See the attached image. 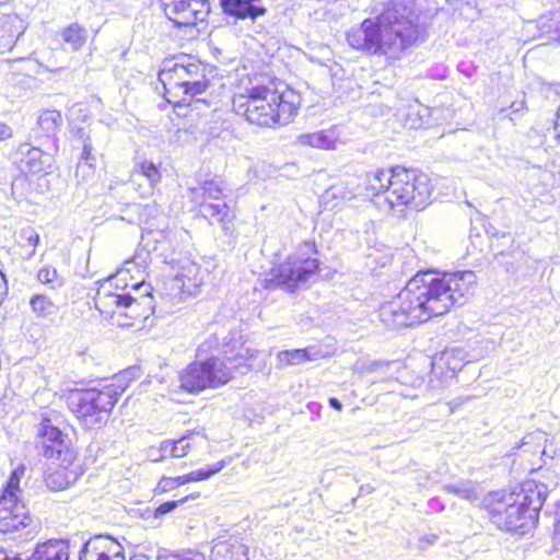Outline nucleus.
<instances>
[{"mask_svg": "<svg viewBox=\"0 0 560 560\" xmlns=\"http://www.w3.org/2000/svg\"><path fill=\"white\" fill-rule=\"evenodd\" d=\"M476 283L477 277L471 270L442 276L420 272L380 307V319L389 328L424 323L447 313L454 305H463L474 294Z\"/></svg>", "mask_w": 560, "mask_h": 560, "instance_id": "nucleus-1", "label": "nucleus"}, {"mask_svg": "<svg viewBox=\"0 0 560 560\" xmlns=\"http://www.w3.org/2000/svg\"><path fill=\"white\" fill-rule=\"evenodd\" d=\"M128 259L116 275L101 282L95 307L120 327H132L154 312L152 287L144 281V259Z\"/></svg>", "mask_w": 560, "mask_h": 560, "instance_id": "nucleus-2", "label": "nucleus"}, {"mask_svg": "<svg viewBox=\"0 0 560 560\" xmlns=\"http://www.w3.org/2000/svg\"><path fill=\"white\" fill-rule=\"evenodd\" d=\"M419 15L409 5L394 2L378 15L364 19L347 32L355 50L387 59H399L419 36Z\"/></svg>", "mask_w": 560, "mask_h": 560, "instance_id": "nucleus-3", "label": "nucleus"}, {"mask_svg": "<svg viewBox=\"0 0 560 560\" xmlns=\"http://www.w3.org/2000/svg\"><path fill=\"white\" fill-rule=\"evenodd\" d=\"M217 335L206 339L197 350L196 361L178 374V387L187 393H199L208 387L217 388L231 381L234 373L245 374L252 366L257 351L238 341L219 349Z\"/></svg>", "mask_w": 560, "mask_h": 560, "instance_id": "nucleus-4", "label": "nucleus"}, {"mask_svg": "<svg viewBox=\"0 0 560 560\" xmlns=\"http://www.w3.org/2000/svg\"><path fill=\"white\" fill-rule=\"evenodd\" d=\"M433 191L430 177L415 170L401 167L377 170L366 174L364 196L385 212L409 207L422 210L429 205Z\"/></svg>", "mask_w": 560, "mask_h": 560, "instance_id": "nucleus-5", "label": "nucleus"}, {"mask_svg": "<svg viewBox=\"0 0 560 560\" xmlns=\"http://www.w3.org/2000/svg\"><path fill=\"white\" fill-rule=\"evenodd\" d=\"M300 96L292 90L279 91L269 85H253L237 92L232 98V108L249 124L259 127L285 125L296 115Z\"/></svg>", "mask_w": 560, "mask_h": 560, "instance_id": "nucleus-6", "label": "nucleus"}, {"mask_svg": "<svg viewBox=\"0 0 560 560\" xmlns=\"http://www.w3.org/2000/svg\"><path fill=\"white\" fill-rule=\"evenodd\" d=\"M124 388L109 384L102 388H73L67 393V404L86 430L102 428L121 396Z\"/></svg>", "mask_w": 560, "mask_h": 560, "instance_id": "nucleus-7", "label": "nucleus"}, {"mask_svg": "<svg viewBox=\"0 0 560 560\" xmlns=\"http://www.w3.org/2000/svg\"><path fill=\"white\" fill-rule=\"evenodd\" d=\"M206 67L198 60L182 57L177 60H165L159 72V81L165 94L174 102H186L187 96H195L206 91L208 80Z\"/></svg>", "mask_w": 560, "mask_h": 560, "instance_id": "nucleus-8", "label": "nucleus"}, {"mask_svg": "<svg viewBox=\"0 0 560 560\" xmlns=\"http://www.w3.org/2000/svg\"><path fill=\"white\" fill-rule=\"evenodd\" d=\"M315 253L314 244H302L283 262L271 269L269 281L288 291L306 287L318 270V260L313 257Z\"/></svg>", "mask_w": 560, "mask_h": 560, "instance_id": "nucleus-9", "label": "nucleus"}, {"mask_svg": "<svg viewBox=\"0 0 560 560\" xmlns=\"http://www.w3.org/2000/svg\"><path fill=\"white\" fill-rule=\"evenodd\" d=\"M66 438L59 428L44 418L37 427L35 447L45 458L58 462L60 466H67L72 463L73 454Z\"/></svg>", "mask_w": 560, "mask_h": 560, "instance_id": "nucleus-10", "label": "nucleus"}, {"mask_svg": "<svg viewBox=\"0 0 560 560\" xmlns=\"http://www.w3.org/2000/svg\"><path fill=\"white\" fill-rule=\"evenodd\" d=\"M491 522L501 530L523 533L535 524L534 517L514 499L511 493L503 502H498L490 510Z\"/></svg>", "mask_w": 560, "mask_h": 560, "instance_id": "nucleus-11", "label": "nucleus"}, {"mask_svg": "<svg viewBox=\"0 0 560 560\" xmlns=\"http://www.w3.org/2000/svg\"><path fill=\"white\" fill-rule=\"evenodd\" d=\"M170 22L177 27H191L203 21L209 13L207 0H173L163 5Z\"/></svg>", "mask_w": 560, "mask_h": 560, "instance_id": "nucleus-12", "label": "nucleus"}, {"mask_svg": "<svg viewBox=\"0 0 560 560\" xmlns=\"http://www.w3.org/2000/svg\"><path fill=\"white\" fill-rule=\"evenodd\" d=\"M32 522L30 512L22 499L10 494L0 497V532L12 533L27 527Z\"/></svg>", "mask_w": 560, "mask_h": 560, "instance_id": "nucleus-13", "label": "nucleus"}, {"mask_svg": "<svg viewBox=\"0 0 560 560\" xmlns=\"http://www.w3.org/2000/svg\"><path fill=\"white\" fill-rule=\"evenodd\" d=\"M79 560H126L120 542L109 536L90 538L81 548Z\"/></svg>", "mask_w": 560, "mask_h": 560, "instance_id": "nucleus-14", "label": "nucleus"}, {"mask_svg": "<svg viewBox=\"0 0 560 560\" xmlns=\"http://www.w3.org/2000/svg\"><path fill=\"white\" fill-rule=\"evenodd\" d=\"M174 269V284L179 292L189 295L196 294L197 289L203 283L201 268L189 258L172 261Z\"/></svg>", "mask_w": 560, "mask_h": 560, "instance_id": "nucleus-15", "label": "nucleus"}, {"mask_svg": "<svg viewBox=\"0 0 560 560\" xmlns=\"http://www.w3.org/2000/svg\"><path fill=\"white\" fill-rule=\"evenodd\" d=\"M296 142L300 145L319 150H335L341 143L340 129L335 126L315 132L303 133L298 137Z\"/></svg>", "mask_w": 560, "mask_h": 560, "instance_id": "nucleus-16", "label": "nucleus"}, {"mask_svg": "<svg viewBox=\"0 0 560 560\" xmlns=\"http://www.w3.org/2000/svg\"><path fill=\"white\" fill-rule=\"evenodd\" d=\"M248 548L237 537L218 539L211 548V560H248Z\"/></svg>", "mask_w": 560, "mask_h": 560, "instance_id": "nucleus-17", "label": "nucleus"}, {"mask_svg": "<svg viewBox=\"0 0 560 560\" xmlns=\"http://www.w3.org/2000/svg\"><path fill=\"white\" fill-rule=\"evenodd\" d=\"M18 153L22 155L20 167L23 172L39 174L45 172L46 167L50 165V155L38 148L21 144Z\"/></svg>", "mask_w": 560, "mask_h": 560, "instance_id": "nucleus-18", "label": "nucleus"}, {"mask_svg": "<svg viewBox=\"0 0 560 560\" xmlns=\"http://www.w3.org/2000/svg\"><path fill=\"white\" fill-rule=\"evenodd\" d=\"M27 560H69V544L63 539H49L38 544Z\"/></svg>", "mask_w": 560, "mask_h": 560, "instance_id": "nucleus-19", "label": "nucleus"}, {"mask_svg": "<svg viewBox=\"0 0 560 560\" xmlns=\"http://www.w3.org/2000/svg\"><path fill=\"white\" fill-rule=\"evenodd\" d=\"M517 497L522 498L517 502L537 521L538 513L546 500V492L534 482H526L522 488V493Z\"/></svg>", "mask_w": 560, "mask_h": 560, "instance_id": "nucleus-20", "label": "nucleus"}, {"mask_svg": "<svg viewBox=\"0 0 560 560\" xmlns=\"http://www.w3.org/2000/svg\"><path fill=\"white\" fill-rule=\"evenodd\" d=\"M195 434L203 436V430L188 431L177 440L163 441L160 445V451L162 452L161 459L166 456H171L173 458H182L186 456L191 448L190 440Z\"/></svg>", "mask_w": 560, "mask_h": 560, "instance_id": "nucleus-21", "label": "nucleus"}, {"mask_svg": "<svg viewBox=\"0 0 560 560\" xmlns=\"http://www.w3.org/2000/svg\"><path fill=\"white\" fill-rule=\"evenodd\" d=\"M200 208L201 215L207 219L211 224L218 223L224 226L230 222V208L226 202L200 200L197 202Z\"/></svg>", "mask_w": 560, "mask_h": 560, "instance_id": "nucleus-22", "label": "nucleus"}, {"mask_svg": "<svg viewBox=\"0 0 560 560\" xmlns=\"http://www.w3.org/2000/svg\"><path fill=\"white\" fill-rule=\"evenodd\" d=\"M133 176L136 179L142 177L148 183V187L140 192L142 197L152 195L155 186L160 183L162 177L159 167L153 162L148 160H142L137 163Z\"/></svg>", "mask_w": 560, "mask_h": 560, "instance_id": "nucleus-23", "label": "nucleus"}, {"mask_svg": "<svg viewBox=\"0 0 560 560\" xmlns=\"http://www.w3.org/2000/svg\"><path fill=\"white\" fill-rule=\"evenodd\" d=\"M278 361L283 365H300L308 361H315L322 357L316 347L304 349L284 350L278 353Z\"/></svg>", "mask_w": 560, "mask_h": 560, "instance_id": "nucleus-24", "label": "nucleus"}, {"mask_svg": "<svg viewBox=\"0 0 560 560\" xmlns=\"http://www.w3.org/2000/svg\"><path fill=\"white\" fill-rule=\"evenodd\" d=\"M222 197V180L218 178L206 180L200 187L190 189V198L194 202H200V200L220 201Z\"/></svg>", "mask_w": 560, "mask_h": 560, "instance_id": "nucleus-25", "label": "nucleus"}, {"mask_svg": "<svg viewBox=\"0 0 560 560\" xmlns=\"http://www.w3.org/2000/svg\"><path fill=\"white\" fill-rule=\"evenodd\" d=\"M62 40L77 51L83 47L88 39V31L78 23H71L61 31Z\"/></svg>", "mask_w": 560, "mask_h": 560, "instance_id": "nucleus-26", "label": "nucleus"}, {"mask_svg": "<svg viewBox=\"0 0 560 560\" xmlns=\"http://www.w3.org/2000/svg\"><path fill=\"white\" fill-rule=\"evenodd\" d=\"M30 306L38 319H44L57 313L58 307L52 300L45 294H34L30 299Z\"/></svg>", "mask_w": 560, "mask_h": 560, "instance_id": "nucleus-27", "label": "nucleus"}, {"mask_svg": "<svg viewBox=\"0 0 560 560\" xmlns=\"http://www.w3.org/2000/svg\"><path fill=\"white\" fill-rule=\"evenodd\" d=\"M65 467L61 466L46 475L45 482L50 490H63L72 482L71 476L66 471Z\"/></svg>", "mask_w": 560, "mask_h": 560, "instance_id": "nucleus-28", "label": "nucleus"}, {"mask_svg": "<svg viewBox=\"0 0 560 560\" xmlns=\"http://www.w3.org/2000/svg\"><path fill=\"white\" fill-rule=\"evenodd\" d=\"M439 361L444 363L453 373L459 371L465 364V353L459 348L445 350Z\"/></svg>", "mask_w": 560, "mask_h": 560, "instance_id": "nucleus-29", "label": "nucleus"}, {"mask_svg": "<svg viewBox=\"0 0 560 560\" xmlns=\"http://www.w3.org/2000/svg\"><path fill=\"white\" fill-rule=\"evenodd\" d=\"M24 474H25L24 466H19L18 468H15L9 477L7 485L2 491V494H10L14 499H21L22 491L20 489V481H21L22 477L24 476Z\"/></svg>", "mask_w": 560, "mask_h": 560, "instance_id": "nucleus-30", "label": "nucleus"}, {"mask_svg": "<svg viewBox=\"0 0 560 560\" xmlns=\"http://www.w3.org/2000/svg\"><path fill=\"white\" fill-rule=\"evenodd\" d=\"M326 197L350 201L357 197V189L354 186L340 183L331 186L326 191Z\"/></svg>", "mask_w": 560, "mask_h": 560, "instance_id": "nucleus-31", "label": "nucleus"}, {"mask_svg": "<svg viewBox=\"0 0 560 560\" xmlns=\"http://www.w3.org/2000/svg\"><path fill=\"white\" fill-rule=\"evenodd\" d=\"M37 122L46 133H52L61 122V115L57 110H45L38 117Z\"/></svg>", "mask_w": 560, "mask_h": 560, "instance_id": "nucleus-32", "label": "nucleus"}, {"mask_svg": "<svg viewBox=\"0 0 560 560\" xmlns=\"http://www.w3.org/2000/svg\"><path fill=\"white\" fill-rule=\"evenodd\" d=\"M37 279L45 284H51L52 288L61 287L63 284L62 278L59 276L56 268L51 266H44L37 272Z\"/></svg>", "mask_w": 560, "mask_h": 560, "instance_id": "nucleus-33", "label": "nucleus"}, {"mask_svg": "<svg viewBox=\"0 0 560 560\" xmlns=\"http://www.w3.org/2000/svg\"><path fill=\"white\" fill-rule=\"evenodd\" d=\"M445 491L458 495L462 499L471 500L475 498V489L470 481L446 485Z\"/></svg>", "mask_w": 560, "mask_h": 560, "instance_id": "nucleus-34", "label": "nucleus"}, {"mask_svg": "<svg viewBox=\"0 0 560 560\" xmlns=\"http://www.w3.org/2000/svg\"><path fill=\"white\" fill-rule=\"evenodd\" d=\"M226 465L225 460H219L214 464L199 468L190 472V479L192 481H200L210 478L217 472L221 471Z\"/></svg>", "mask_w": 560, "mask_h": 560, "instance_id": "nucleus-35", "label": "nucleus"}, {"mask_svg": "<svg viewBox=\"0 0 560 560\" xmlns=\"http://www.w3.org/2000/svg\"><path fill=\"white\" fill-rule=\"evenodd\" d=\"M92 144L88 142V140L84 141L83 151H82V158L81 162L78 165L77 172L84 171L85 167L89 170H92L93 162L95 161V158L92 154Z\"/></svg>", "mask_w": 560, "mask_h": 560, "instance_id": "nucleus-36", "label": "nucleus"}, {"mask_svg": "<svg viewBox=\"0 0 560 560\" xmlns=\"http://www.w3.org/2000/svg\"><path fill=\"white\" fill-rule=\"evenodd\" d=\"M21 237L24 238L27 245H30L33 248L32 252L28 254V256L32 257L35 253V247L39 243V235L32 229H26L21 232Z\"/></svg>", "mask_w": 560, "mask_h": 560, "instance_id": "nucleus-37", "label": "nucleus"}, {"mask_svg": "<svg viewBox=\"0 0 560 560\" xmlns=\"http://www.w3.org/2000/svg\"><path fill=\"white\" fill-rule=\"evenodd\" d=\"M187 499H188V497H186L182 500L167 501V502L160 504L155 509V515L160 516V515H164V514H167V513L174 511L179 504L186 502Z\"/></svg>", "mask_w": 560, "mask_h": 560, "instance_id": "nucleus-38", "label": "nucleus"}, {"mask_svg": "<svg viewBox=\"0 0 560 560\" xmlns=\"http://www.w3.org/2000/svg\"><path fill=\"white\" fill-rule=\"evenodd\" d=\"M177 488L174 477H162L158 483L156 490L160 492H168Z\"/></svg>", "mask_w": 560, "mask_h": 560, "instance_id": "nucleus-39", "label": "nucleus"}, {"mask_svg": "<svg viewBox=\"0 0 560 560\" xmlns=\"http://www.w3.org/2000/svg\"><path fill=\"white\" fill-rule=\"evenodd\" d=\"M168 560H202V558L198 553L188 551L182 555H173L168 558Z\"/></svg>", "mask_w": 560, "mask_h": 560, "instance_id": "nucleus-40", "label": "nucleus"}, {"mask_svg": "<svg viewBox=\"0 0 560 560\" xmlns=\"http://www.w3.org/2000/svg\"><path fill=\"white\" fill-rule=\"evenodd\" d=\"M12 137V129L4 122H0V141Z\"/></svg>", "mask_w": 560, "mask_h": 560, "instance_id": "nucleus-41", "label": "nucleus"}, {"mask_svg": "<svg viewBox=\"0 0 560 560\" xmlns=\"http://www.w3.org/2000/svg\"><path fill=\"white\" fill-rule=\"evenodd\" d=\"M174 478H175L177 488L185 483L192 482V480L190 479V472L187 475H183V476H178V477H174Z\"/></svg>", "mask_w": 560, "mask_h": 560, "instance_id": "nucleus-42", "label": "nucleus"}, {"mask_svg": "<svg viewBox=\"0 0 560 560\" xmlns=\"http://www.w3.org/2000/svg\"><path fill=\"white\" fill-rule=\"evenodd\" d=\"M329 406L339 411L342 409V404L335 397L329 399Z\"/></svg>", "mask_w": 560, "mask_h": 560, "instance_id": "nucleus-43", "label": "nucleus"}, {"mask_svg": "<svg viewBox=\"0 0 560 560\" xmlns=\"http://www.w3.org/2000/svg\"><path fill=\"white\" fill-rule=\"evenodd\" d=\"M555 130L557 132V138L560 139V106H559V109L557 112V119H556V122H555Z\"/></svg>", "mask_w": 560, "mask_h": 560, "instance_id": "nucleus-44", "label": "nucleus"}, {"mask_svg": "<svg viewBox=\"0 0 560 560\" xmlns=\"http://www.w3.org/2000/svg\"><path fill=\"white\" fill-rule=\"evenodd\" d=\"M0 560H21V559L16 558V557H9V555L5 551L1 550L0 551Z\"/></svg>", "mask_w": 560, "mask_h": 560, "instance_id": "nucleus-45", "label": "nucleus"}, {"mask_svg": "<svg viewBox=\"0 0 560 560\" xmlns=\"http://www.w3.org/2000/svg\"><path fill=\"white\" fill-rule=\"evenodd\" d=\"M361 491L370 493V492L374 491V488L366 485V486L361 487Z\"/></svg>", "mask_w": 560, "mask_h": 560, "instance_id": "nucleus-46", "label": "nucleus"}, {"mask_svg": "<svg viewBox=\"0 0 560 560\" xmlns=\"http://www.w3.org/2000/svg\"><path fill=\"white\" fill-rule=\"evenodd\" d=\"M5 288L0 285V304L2 303V295L4 294Z\"/></svg>", "mask_w": 560, "mask_h": 560, "instance_id": "nucleus-47", "label": "nucleus"}, {"mask_svg": "<svg viewBox=\"0 0 560 560\" xmlns=\"http://www.w3.org/2000/svg\"><path fill=\"white\" fill-rule=\"evenodd\" d=\"M130 560H148V558L144 557V556H137V557H135V558H132Z\"/></svg>", "mask_w": 560, "mask_h": 560, "instance_id": "nucleus-48", "label": "nucleus"}, {"mask_svg": "<svg viewBox=\"0 0 560 560\" xmlns=\"http://www.w3.org/2000/svg\"><path fill=\"white\" fill-rule=\"evenodd\" d=\"M522 105H523V103H521V104H520V106L514 107V106H515V104H512V105H511V107H512V108H514V110H520V107H521Z\"/></svg>", "mask_w": 560, "mask_h": 560, "instance_id": "nucleus-49", "label": "nucleus"}, {"mask_svg": "<svg viewBox=\"0 0 560 560\" xmlns=\"http://www.w3.org/2000/svg\"><path fill=\"white\" fill-rule=\"evenodd\" d=\"M269 280H270V279H267V280H266V281L268 282V283H267V287H270V283H271V282H270ZM272 283H273V284H276L275 282H272Z\"/></svg>", "mask_w": 560, "mask_h": 560, "instance_id": "nucleus-50", "label": "nucleus"}, {"mask_svg": "<svg viewBox=\"0 0 560 560\" xmlns=\"http://www.w3.org/2000/svg\"><path fill=\"white\" fill-rule=\"evenodd\" d=\"M0 280H3V275L0 272Z\"/></svg>", "mask_w": 560, "mask_h": 560, "instance_id": "nucleus-51", "label": "nucleus"}]
</instances>
